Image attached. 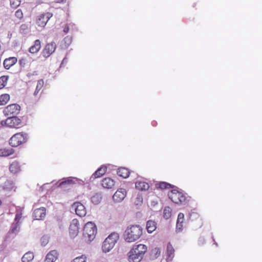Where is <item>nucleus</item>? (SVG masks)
I'll list each match as a JSON object with an SVG mask.
<instances>
[{
    "instance_id": "34",
    "label": "nucleus",
    "mask_w": 262,
    "mask_h": 262,
    "mask_svg": "<svg viewBox=\"0 0 262 262\" xmlns=\"http://www.w3.org/2000/svg\"><path fill=\"white\" fill-rule=\"evenodd\" d=\"M8 80V76H2L0 77V89H3L6 85Z\"/></svg>"
},
{
    "instance_id": "11",
    "label": "nucleus",
    "mask_w": 262,
    "mask_h": 262,
    "mask_svg": "<svg viewBox=\"0 0 262 262\" xmlns=\"http://www.w3.org/2000/svg\"><path fill=\"white\" fill-rule=\"evenodd\" d=\"M72 209L75 211L76 214L81 217L84 216L86 211L84 205L80 202H75L72 205Z\"/></svg>"
},
{
    "instance_id": "31",
    "label": "nucleus",
    "mask_w": 262,
    "mask_h": 262,
    "mask_svg": "<svg viewBox=\"0 0 262 262\" xmlns=\"http://www.w3.org/2000/svg\"><path fill=\"white\" fill-rule=\"evenodd\" d=\"M157 185V187L161 189H169L173 187L172 185L165 182H161Z\"/></svg>"
},
{
    "instance_id": "21",
    "label": "nucleus",
    "mask_w": 262,
    "mask_h": 262,
    "mask_svg": "<svg viewBox=\"0 0 262 262\" xmlns=\"http://www.w3.org/2000/svg\"><path fill=\"white\" fill-rule=\"evenodd\" d=\"M57 251L52 250L47 254L44 262H54L57 259Z\"/></svg>"
},
{
    "instance_id": "36",
    "label": "nucleus",
    "mask_w": 262,
    "mask_h": 262,
    "mask_svg": "<svg viewBox=\"0 0 262 262\" xmlns=\"http://www.w3.org/2000/svg\"><path fill=\"white\" fill-rule=\"evenodd\" d=\"M86 257L84 255L78 256L74 258L72 262H86Z\"/></svg>"
},
{
    "instance_id": "43",
    "label": "nucleus",
    "mask_w": 262,
    "mask_h": 262,
    "mask_svg": "<svg viewBox=\"0 0 262 262\" xmlns=\"http://www.w3.org/2000/svg\"><path fill=\"white\" fill-rule=\"evenodd\" d=\"M57 2L59 3H64L66 2V0H57Z\"/></svg>"
},
{
    "instance_id": "28",
    "label": "nucleus",
    "mask_w": 262,
    "mask_h": 262,
    "mask_svg": "<svg viewBox=\"0 0 262 262\" xmlns=\"http://www.w3.org/2000/svg\"><path fill=\"white\" fill-rule=\"evenodd\" d=\"M34 258V254L32 252H28L23 256L21 260L23 262H30Z\"/></svg>"
},
{
    "instance_id": "18",
    "label": "nucleus",
    "mask_w": 262,
    "mask_h": 262,
    "mask_svg": "<svg viewBox=\"0 0 262 262\" xmlns=\"http://www.w3.org/2000/svg\"><path fill=\"white\" fill-rule=\"evenodd\" d=\"M41 47L40 40L39 39H36L35 40L34 44L29 48V51L31 54L37 53L41 49Z\"/></svg>"
},
{
    "instance_id": "13",
    "label": "nucleus",
    "mask_w": 262,
    "mask_h": 262,
    "mask_svg": "<svg viewBox=\"0 0 262 262\" xmlns=\"http://www.w3.org/2000/svg\"><path fill=\"white\" fill-rule=\"evenodd\" d=\"M79 232V222L77 219L72 220L69 227V233L72 237L77 235Z\"/></svg>"
},
{
    "instance_id": "5",
    "label": "nucleus",
    "mask_w": 262,
    "mask_h": 262,
    "mask_svg": "<svg viewBox=\"0 0 262 262\" xmlns=\"http://www.w3.org/2000/svg\"><path fill=\"white\" fill-rule=\"evenodd\" d=\"M119 235L117 233H112L106 238L103 243L102 249L103 252H109L115 246L119 239Z\"/></svg>"
},
{
    "instance_id": "4",
    "label": "nucleus",
    "mask_w": 262,
    "mask_h": 262,
    "mask_svg": "<svg viewBox=\"0 0 262 262\" xmlns=\"http://www.w3.org/2000/svg\"><path fill=\"white\" fill-rule=\"evenodd\" d=\"M28 139V134L20 132L13 135L9 140V144L12 147H17L26 143Z\"/></svg>"
},
{
    "instance_id": "38",
    "label": "nucleus",
    "mask_w": 262,
    "mask_h": 262,
    "mask_svg": "<svg viewBox=\"0 0 262 262\" xmlns=\"http://www.w3.org/2000/svg\"><path fill=\"white\" fill-rule=\"evenodd\" d=\"M167 251L169 256H170L171 255L173 254L174 253V250L172 245L170 243H168L167 246Z\"/></svg>"
},
{
    "instance_id": "3",
    "label": "nucleus",
    "mask_w": 262,
    "mask_h": 262,
    "mask_svg": "<svg viewBox=\"0 0 262 262\" xmlns=\"http://www.w3.org/2000/svg\"><path fill=\"white\" fill-rule=\"evenodd\" d=\"M97 233V229L94 223L89 222L85 224L83 228V235L86 240L89 242L92 241L95 238Z\"/></svg>"
},
{
    "instance_id": "8",
    "label": "nucleus",
    "mask_w": 262,
    "mask_h": 262,
    "mask_svg": "<svg viewBox=\"0 0 262 262\" xmlns=\"http://www.w3.org/2000/svg\"><path fill=\"white\" fill-rule=\"evenodd\" d=\"M20 109V107L18 104H12L4 108V114L7 116L16 115L19 113Z\"/></svg>"
},
{
    "instance_id": "12",
    "label": "nucleus",
    "mask_w": 262,
    "mask_h": 262,
    "mask_svg": "<svg viewBox=\"0 0 262 262\" xmlns=\"http://www.w3.org/2000/svg\"><path fill=\"white\" fill-rule=\"evenodd\" d=\"M147 246L144 244L135 245L130 250L135 251L141 259H143L144 254L147 252Z\"/></svg>"
},
{
    "instance_id": "16",
    "label": "nucleus",
    "mask_w": 262,
    "mask_h": 262,
    "mask_svg": "<svg viewBox=\"0 0 262 262\" xmlns=\"http://www.w3.org/2000/svg\"><path fill=\"white\" fill-rule=\"evenodd\" d=\"M107 170V167L105 166H101L99 167L91 177L90 179L93 180L96 178H100L103 176Z\"/></svg>"
},
{
    "instance_id": "22",
    "label": "nucleus",
    "mask_w": 262,
    "mask_h": 262,
    "mask_svg": "<svg viewBox=\"0 0 262 262\" xmlns=\"http://www.w3.org/2000/svg\"><path fill=\"white\" fill-rule=\"evenodd\" d=\"M128 260L129 262H140L142 259L135 251L130 250L128 253Z\"/></svg>"
},
{
    "instance_id": "35",
    "label": "nucleus",
    "mask_w": 262,
    "mask_h": 262,
    "mask_svg": "<svg viewBox=\"0 0 262 262\" xmlns=\"http://www.w3.org/2000/svg\"><path fill=\"white\" fill-rule=\"evenodd\" d=\"M160 250L158 248H155L151 251V255L155 258L158 257L160 256Z\"/></svg>"
},
{
    "instance_id": "25",
    "label": "nucleus",
    "mask_w": 262,
    "mask_h": 262,
    "mask_svg": "<svg viewBox=\"0 0 262 262\" xmlns=\"http://www.w3.org/2000/svg\"><path fill=\"white\" fill-rule=\"evenodd\" d=\"M184 220V215L183 213H180L178 214L177 222V229L181 231L183 227V223Z\"/></svg>"
},
{
    "instance_id": "26",
    "label": "nucleus",
    "mask_w": 262,
    "mask_h": 262,
    "mask_svg": "<svg viewBox=\"0 0 262 262\" xmlns=\"http://www.w3.org/2000/svg\"><path fill=\"white\" fill-rule=\"evenodd\" d=\"M157 228L156 223L155 222L149 220L146 223V229L148 233H152Z\"/></svg>"
},
{
    "instance_id": "9",
    "label": "nucleus",
    "mask_w": 262,
    "mask_h": 262,
    "mask_svg": "<svg viewBox=\"0 0 262 262\" xmlns=\"http://www.w3.org/2000/svg\"><path fill=\"white\" fill-rule=\"evenodd\" d=\"M23 208H19L16 210V215L15 217V223L12 224L11 227V232L15 233L18 230V228H19V225L20 223V221L23 218Z\"/></svg>"
},
{
    "instance_id": "2",
    "label": "nucleus",
    "mask_w": 262,
    "mask_h": 262,
    "mask_svg": "<svg viewBox=\"0 0 262 262\" xmlns=\"http://www.w3.org/2000/svg\"><path fill=\"white\" fill-rule=\"evenodd\" d=\"M168 195L172 202L178 205H185L188 202L186 194L178 189L169 191Z\"/></svg>"
},
{
    "instance_id": "14",
    "label": "nucleus",
    "mask_w": 262,
    "mask_h": 262,
    "mask_svg": "<svg viewBox=\"0 0 262 262\" xmlns=\"http://www.w3.org/2000/svg\"><path fill=\"white\" fill-rule=\"evenodd\" d=\"M126 191L125 189H118L114 193L113 198L114 201L120 202L122 201L126 196Z\"/></svg>"
},
{
    "instance_id": "24",
    "label": "nucleus",
    "mask_w": 262,
    "mask_h": 262,
    "mask_svg": "<svg viewBox=\"0 0 262 262\" xmlns=\"http://www.w3.org/2000/svg\"><path fill=\"white\" fill-rule=\"evenodd\" d=\"M129 170L125 167H120L118 168L117 170L118 175L123 178H127L129 176Z\"/></svg>"
},
{
    "instance_id": "44",
    "label": "nucleus",
    "mask_w": 262,
    "mask_h": 262,
    "mask_svg": "<svg viewBox=\"0 0 262 262\" xmlns=\"http://www.w3.org/2000/svg\"><path fill=\"white\" fill-rule=\"evenodd\" d=\"M202 244H203V242H204V238H202L201 240H200V242H202Z\"/></svg>"
},
{
    "instance_id": "15",
    "label": "nucleus",
    "mask_w": 262,
    "mask_h": 262,
    "mask_svg": "<svg viewBox=\"0 0 262 262\" xmlns=\"http://www.w3.org/2000/svg\"><path fill=\"white\" fill-rule=\"evenodd\" d=\"M46 209L44 207H41L35 209L33 213V217L35 220H43L46 214Z\"/></svg>"
},
{
    "instance_id": "17",
    "label": "nucleus",
    "mask_w": 262,
    "mask_h": 262,
    "mask_svg": "<svg viewBox=\"0 0 262 262\" xmlns=\"http://www.w3.org/2000/svg\"><path fill=\"white\" fill-rule=\"evenodd\" d=\"M17 61V59L15 57H11L6 58L4 60L3 62L4 67L5 69L8 70L12 66L14 65Z\"/></svg>"
},
{
    "instance_id": "33",
    "label": "nucleus",
    "mask_w": 262,
    "mask_h": 262,
    "mask_svg": "<svg viewBox=\"0 0 262 262\" xmlns=\"http://www.w3.org/2000/svg\"><path fill=\"white\" fill-rule=\"evenodd\" d=\"M30 31V27L28 25L24 24H22L19 28V33L22 34H27Z\"/></svg>"
},
{
    "instance_id": "40",
    "label": "nucleus",
    "mask_w": 262,
    "mask_h": 262,
    "mask_svg": "<svg viewBox=\"0 0 262 262\" xmlns=\"http://www.w3.org/2000/svg\"><path fill=\"white\" fill-rule=\"evenodd\" d=\"M15 15L18 18L21 19L23 18V13L20 9H18L15 13Z\"/></svg>"
},
{
    "instance_id": "23",
    "label": "nucleus",
    "mask_w": 262,
    "mask_h": 262,
    "mask_svg": "<svg viewBox=\"0 0 262 262\" xmlns=\"http://www.w3.org/2000/svg\"><path fill=\"white\" fill-rule=\"evenodd\" d=\"M9 170L11 173H17L21 170L20 166L17 161L13 162L9 166Z\"/></svg>"
},
{
    "instance_id": "27",
    "label": "nucleus",
    "mask_w": 262,
    "mask_h": 262,
    "mask_svg": "<svg viewBox=\"0 0 262 262\" xmlns=\"http://www.w3.org/2000/svg\"><path fill=\"white\" fill-rule=\"evenodd\" d=\"M14 150L11 148H4L0 149V156L7 157L12 155Z\"/></svg>"
},
{
    "instance_id": "37",
    "label": "nucleus",
    "mask_w": 262,
    "mask_h": 262,
    "mask_svg": "<svg viewBox=\"0 0 262 262\" xmlns=\"http://www.w3.org/2000/svg\"><path fill=\"white\" fill-rule=\"evenodd\" d=\"M10 6L13 8H16L20 4V0H9Z\"/></svg>"
},
{
    "instance_id": "30",
    "label": "nucleus",
    "mask_w": 262,
    "mask_h": 262,
    "mask_svg": "<svg viewBox=\"0 0 262 262\" xmlns=\"http://www.w3.org/2000/svg\"><path fill=\"white\" fill-rule=\"evenodd\" d=\"M10 100V95L4 94L0 96V105H5Z\"/></svg>"
},
{
    "instance_id": "41",
    "label": "nucleus",
    "mask_w": 262,
    "mask_h": 262,
    "mask_svg": "<svg viewBox=\"0 0 262 262\" xmlns=\"http://www.w3.org/2000/svg\"><path fill=\"white\" fill-rule=\"evenodd\" d=\"M100 199L98 195H95L92 198V201L93 203L97 204L100 202Z\"/></svg>"
},
{
    "instance_id": "20",
    "label": "nucleus",
    "mask_w": 262,
    "mask_h": 262,
    "mask_svg": "<svg viewBox=\"0 0 262 262\" xmlns=\"http://www.w3.org/2000/svg\"><path fill=\"white\" fill-rule=\"evenodd\" d=\"M102 186L107 189H111L115 185L114 181L110 178H105L102 180Z\"/></svg>"
},
{
    "instance_id": "7",
    "label": "nucleus",
    "mask_w": 262,
    "mask_h": 262,
    "mask_svg": "<svg viewBox=\"0 0 262 262\" xmlns=\"http://www.w3.org/2000/svg\"><path fill=\"white\" fill-rule=\"evenodd\" d=\"M5 124L10 127L19 128L23 126L20 119L16 116L8 117L5 121Z\"/></svg>"
},
{
    "instance_id": "6",
    "label": "nucleus",
    "mask_w": 262,
    "mask_h": 262,
    "mask_svg": "<svg viewBox=\"0 0 262 262\" xmlns=\"http://www.w3.org/2000/svg\"><path fill=\"white\" fill-rule=\"evenodd\" d=\"M52 16L53 14L51 12L43 13L36 17L35 23L38 27L43 28Z\"/></svg>"
},
{
    "instance_id": "29",
    "label": "nucleus",
    "mask_w": 262,
    "mask_h": 262,
    "mask_svg": "<svg viewBox=\"0 0 262 262\" xmlns=\"http://www.w3.org/2000/svg\"><path fill=\"white\" fill-rule=\"evenodd\" d=\"M44 85V81L42 79H40L37 81V85L35 91L34 93V95L36 96L39 94V92L41 90Z\"/></svg>"
},
{
    "instance_id": "32",
    "label": "nucleus",
    "mask_w": 262,
    "mask_h": 262,
    "mask_svg": "<svg viewBox=\"0 0 262 262\" xmlns=\"http://www.w3.org/2000/svg\"><path fill=\"white\" fill-rule=\"evenodd\" d=\"M172 214V209L169 206H166L163 210V216L167 220L169 219Z\"/></svg>"
},
{
    "instance_id": "10",
    "label": "nucleus",
    "mask_w": 262,
    "mask_h": 262,
    "mask_svg": "<svg viewBox=\"0 0 262 262\" xmlns=\"http://www.w3.org/2000/svg\"><path fill=\"white\" fill-rule=\"evenodd\" d=\"M56 48V45L55 42L52 41L48 43L43 49L41 54L42 56L47 58L49 57L55 51Z\"/></svg>"
},
{
    "instance_id": "19",
    "label": "nucleus",
    "mask_w": 262,
    "mask_h": 262,
    "mask_svg": "<svg viewBox=\"0 0 262 262\" xmlns=\"http://www.w3.org/2000/svg\"><path fill=\"white\" fill-rule=\"evenodd\" d=\"M136 188L140 191H145L148 189L149 186L148 183L147 182L139 180L137 181L135 183Z\"/></svg>"
},
{
    "instance_id": "42",
    "label": "nucleus",
    "mask_w": 262,
    "mask_h": 262,
    "mask_svg": "<svg viewBox=\"0 0 262 262\" xmlns=\"http://www.w3.org/2000/svg\"><path fill=\"white\" fill-rule=\"evenodd\" d=\"M63 31L66 33H67L69 32V27L68 25H67L66 26L64 27V28L63 29Z\"/></svg>"
},
{
    "instance_id": "39",
    "label": "nucleus",
    "mask_w": 262,
    "mask_h": 262,
    "mask_svg": "<svg viewBox=\"0 0 262 262\" xmlns=\"http://www.w3.org/2000/svg\"><path fill=\"white\" fill-rule=\"evenodd\" d=\"M75 182L73 181L72 179H69L67 180H66L64 181H63L61 182L59 184V186H62L63 185H64L66 184H74Z\"/></svg>"
},
{
    "instance_id": "1",
    "label": "nucleus",
    "mask_w": 262,
    "mask_h": 262,
    "mask_svg": "<svg viewBox=\"0 0 262 262\" xmlns=\"http://www.w3.org/2000/svg\"><path fill=\"white\" fill-rule=\"evenodd\" d=\"M142 234V228L139 225L128 227L124 233L125 239L127 242H134L139 239Z\"/></svg>"
}]
</instances>
